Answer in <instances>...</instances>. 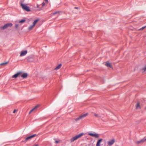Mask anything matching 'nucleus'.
Returning a JSON list of instances; mask_svg holds the SVG:
<instances>
[{"mask_svg": "<svg viewBox=\"0 0 146 146\" xmlns=\"http://www.w3.org/2000/svg\"><path fill=\"white\" fill-rule=\"evenodd\" d=\"M24 0H21V2L20 3L21 6L22 7L23 9L27 12L30 11L31 10L29 7L27 6V5L23 4L22 3V2Z\"/></svg>", "mask_w": 146, "mask_h": 146, "instance_id": "obj_1", "label": "nucleus"}, {"mask_svg": "<svg viewBox=\"0 0 146 146\" xmlns=\"http://www.w3.org/2000/svg\"><path fill=\"white\" fill-rule=\"evenodd\" d=\"M13 24L11 23H7L5 24L3 27H1V29L2 30H4L7 29L8 27H11Z\"/></svg>", "mask_w": 146, "mask_h": 146, "instance_id": "obj_2", "label": "nucleus"}, {"mask_svg": "<svg viewBox=\"0 0 146 146\" xmlns=\"http://www.w3.org/2000/svg\"><path fill=\"white\" fill-rule=\"evenodd\" d=\"M88 135L90 136L94 137L96 138H98L99 137V135L97 133L95 132L94 133H92L90 132H88Z\"/></svg>", "mask_w": 146, "mask_h": 146, "instance_id": "obj_3", "label": "nucleus"}, {"mask_svg": "<svg viewBox=\"0 0 146 146\" xmlns=\"http://www.w3.org/2000/svg\"><path fill=\"white\" fill-rule=\"evenodd\" d=\"M88 114V113H86L83 114V115H81L79 117L76 118L75 119V120L76 121H77L81 119H83L84 117H86Z\"/></svg>", "mask_w": 146, "mask_h": 146, "instance_id": "obj_4", "label": "nucleus"}, {"mask_svg": "<svg viewBox=\"0 0 146 146\" xmlns=\"http://www.w3.org/2000/svg\"><path fill=\"white\" fill-rule=\"evenodd\" d=\"M27 60L29 62H35L36 60L35 59L34 56H30L28 57L27 58Z\"/></svg>", "mask_w": 146, "mask_h": 146, "instance_id": "obj_5", "label": "nucleus"}, {"mask_svg": "<svg viewBox=\"0 0 146 146\" xmlns=\"http://www.w3.org/2000/svg\"><path fill=\"white\" fill-rule=\"evenodd\" d=\"M37 135L36 134H34L32 135H30L26 137L25 139V140L23 142H25L28 140H30L31 139L36 136Z\"/></svg>", "mask_w": 146, "mask_h": 146, "instance_id": "obj_6", "label": "nucleus"}, {"mask_svg": "<svg viewBox=\"0 0 146 146\" xmlns=\"http://www.w3.org/2000/svg\"><path fill=\"white\" fill-rule=\"evenodd\" d=\"M115 140L114 139L110 140L107 142L108 145L109 146H111L115 142Z\"/></svg>", "mask_w": 146, "mask_h": 146, "instance_id": "obj_7", "label": "nucleus"}, {"mask_svg": "<svg viewBox=\"0 0 146 146\" xmlns=\"http://www.w3.org/2000/svg\"><path fill=\"white\" fill-rule=\"evenodd\" d=\"M22 73L21 72H19L14 75L12 77L13 78H16L20 76L21 74Z\"/></svg>", "mask_w": 146, "mask_h": 146, "instance_id": "obj_8", "label": "nucleus"}, {"mask_svg": "<svg viewBox=\"0 0 146 146\" xmlns=\"http://www.w3.org/2000/svg\"><path fill=\"white\" fill-rule=\"evenodd\" d=\"M146 141V137H144L143 139L141 140L138 141L136 142V144H139L141 143H143Z\"/></svg>", "mask_w": 146, "mask_h": 146, "instance_id": "obj_9", "label": "nucleus"}, {"mask_svg": "<svg viewBox=\"0 0 146 146\" xmlns=\"http://www.w3.org/2000/svg\"><path fill=\"white\" fill-rule=\"evenodd\" d=\"M27 50L22 51L21 53L20 56H22L25 55L27 54Z\"/></svg>", "mask_w": 146, "mask_h": 146, "instance_id": "obj_10", "label": "nucleus"}, {"mask_svg": "<svg viewBox=\"0 0 146 146\" xmlns=\"http://www.w3.org/2000/svg\"><path fill=\"white\" fill-rule=\"evenodd\" d=\"M28 74L27 73H23V74L22 73L20 75V76L23 78H26Z\"/></svg>", "mask_w": 146, "mask_h": 146, "instance_id": "obj_11", "label": "nucleus"}, {"mask_svg": "<svg viewBox=\"0 0 146 146\" xmlns=\"http://www.w3.org/2000/svg\"><path fill=\"white\" fill-rule=\"evenodd\" d=\"M103 139H102L98 140L97 141L96 146H100V143L102 141Z\"/></svg>", "mask_w": 146, "mask_h": 146, "instance_id": "obj_12", "label": "nucleus"}, {"mask_svg": "<svg viewBox=\"0 0 146 146\" xmlns=\"http://www.w3.org/2000/svg\"><path fill=\"white\" fill-rule=\"evenodd\" d=\"M84 134L83 133H81L79 134L76 135L75 136V137H76V139H78L80 138Z\"/></svg>", "mask_w": 146, "mask_h": 146, "instance_id": "obj_13", "label": "nucleus"}, {"mask_svg": "<svg viewBox=\"0 0 146 146\" xmlns=\"http://www.w3.org/2000/svg\"><path fill=\"white\" fill-rule=\"evenodd\" d=\"M77 139L75 136L72 138L70 140V143H72L73 142L75 141Z\"/></svg>", "mask_w": 146, "mask_h": 146, "instance_id": "obj_14", "label": "nucleus"}, {"mask_svg": "<svg viewBox=\"0 0 146 146\" xmlns=\"http://www.w3.org/2000/svg\"><path fill=\"white\" fill-rule=\"evenodd\" d=\"M106 65L107 67L111 68L112 66L111 64L109 63H106L105 64Z\"/></svg>", "mask_w": 146, "mask_h": 146, "instance_id": "obj_15", "label": "nucleus"}, {"mask_svg": "<svg viewBox=\"0 0 146 146\" xmlns=\"http://www.w3.org/2000/svg\"><path fill=\"white\" fill-rule=\"evenodd\" d=\"M62 66V64H59L58 66H57L55 68V69L56 70H57L59 69L61 66Z\"/></svg>", "mask_w": 146, "mask_h": 146, "instance_id": "obj_16", "label": "nucleus"}, {"mask_svg": "<svg viewBox=\"0 0 146 146\" xmlns=\"http://www.w3.org/2000/svg\"><path fill=\"white\" fill-rule=\"evenodd\" d=\"M39 21L38 19H36L35 20L33 23V25L35 26L36 24Z\"/></svg>", "mask_w": 146, "mask_h": 146, "instance_id": "obj_17", "label": "nucleus"}, {"mask_svg": "<svg viewBox=\"0 0 146 146\" xmlns=\"http://www.w3.org/2000/svg\"><path fill=\"white\" fill-rule=\"evenodd\" d=\"M34 26H35L33 25H30L29 27V30H31Z\"/></svg>", "mask_w": 146, "mask_h": 146, "instance_id": "obj_18", "label": "nucleus"}, {"mask_svg": "<svg viewBox=\"0 0 146 146\" xmlns=\"http://www.w3.org/2000/svg\"><path fill=\"white\" fill-rule=\"evenodd\" d=\"M26 20L25 19H22L21 20L19 21V23H24L25 21Z\"/></svg>", "mask_w": 146, "mask_h": 146, "instance_id": "obj_19", "label": "nucleus"}, {"mask_svg": "<svg viewBox=\"0 0 146 146\" xmlns=\"http://www.w3.org/2000/svg\"><path fill=\"white\" fill-rule=\"evenodd\" d=\"M136 108L137 109L140 108V107L139 105V103H138L136 105Z\"/></svg>", "mask_w": 146, "mask_h": 146, "instance_id": "obj_20", "label": "nucleus"}, {"mask_svg": "<svg viewBox=\"0 0 146 146\" xmlns=\"http://www.w3.org/2000/svg\"><path fill=\"white\" fill-rule=\"evenodd\" d=\"M8 63H9V62L8 61V62H3V63H1L0 64L1 65H5V64H8Z\"/></svg>", "mask_w": 146, "mask_h": 146, "instance_id": "obj_21", "label": "nucleus"}, {"mask_svg": "<svg viewBox=\"0 0 146 146\" xmlns=\"http://www.w3.org/2000/svg\"><path fill=\"white\" fill-rule=\"evenodd\" d=\"M142 70L144 71H145L146 70V65L142 69Z\"/></svg>", "mask_w": 146, "mask_h": 146, "instance_id": "obj_22", "label": "nucleus"}, {"mask_svg": "<svg viewBox=\"0 0 146 146\" xmlns=\"http://www.w3.org/2000/svg\"><path fill=\"white\" fill-rule=\"evenodd\" d=\"M59 12L58 11H56V12H54V13H52V15H55V14H56L57 13H58Z\"/></svg>", "mask_w": 146, "mask_h": 146, "instance_id": "obj_23", "label": "nucleus"}, {"mask_svg": "<svg viewBox=\"0 0 146 146\" xmlns=\"http://www.w3.org/2000/svg\"><path fill=\"white\" fill-rule=\"evenodd\" d=\"M145 27H146V26L143 27H142V28H140L139 29V30H142L143 29H144Z\"/></svg>", "mask_w": 146, "mask_h": 146, "instance_id": "obj_24", "label": "nucleus"}, {"mask_svg": "<svg viewBox=\"0 0 146 146\" xmlns=\"http://www.w3.org/2000/svg\"><path fill=\"white\" fill-rule=\"evenodd\" d=\"M39 106L38 105L36 106H35L33 109H34V110H35L38 108L39 107Z\"/></svg>", "mask_w": 146, "mask_h": 146, "instance_id": "obj_25", "label": "nucleus"}, {"mask_svg": "<svg viewBox=\"0 0 146 146\" xmlns=\"http://www.w3.org/2000/svg\"><path fill=\"white\" fill-rule=\"evenodd\" d=\"M18 25H19L18 24H15V28L17 29H18Z\"/></svg>", "mask_w": 146, "mask_h": 146, "instance_id": "obj_26", "label": "nucleus"}, {"mask_svg": "<svg viewBox=\"0 0 146 146\" xmlns=\"http://www.w3.org/2000/svg\"><path fill=\"white\" fill-rule=\"evenodd\" d=\"M94 115H95V116L96 117H100L99 115L98 114H96V113H95L94 114Z\"/></svg>", "mask_w": 146, "mask_h": 146, "instance_id": "obj_27", "label": "nucleus"}, {"mask_svg": "<svg viewBox=\"0 0 146 146\" xmlns=\"http://www.w3.org/2000/svg\"><path fill=\"white\" fill-rule=\"evenodd\" d=\"M45 5V3H44V2H43L42 4V7H43Z\"/></svg>", "mask_w": 146, "mask_h": 146, "instance_id": "obj_28", "label": "nucleus"}, {"mask_svg": "<svg viewBox=\"0 0 146 146\" xmlns=\"http://www.w3.org/2000/svg\"><path fill=\"white\" fill-rule=\"evenodd\" d=\"M34 110V109H32L30 111V112H29V113H31V112L33 110Z\"/></svg>", "mask_w": 146, "mask_h": 146, "instance_id": "obj_29", "label": "nucleus"}, {"mask_svg": "<svg viewBox=\"0 0 146 146\" xmlns=\"http://www.w3.org/2000/svg\"><path fill=\"white\" fill-rule=\"evenodd\" d=\"M58 142H59V141L58 140H56V141H55V143H58Z\"/></svg>", "mask_w": 146, "mask_h": 146, "instance_id": "obj_30", "label": "nucleus"}, {"mask_svg": "<svg viewBox=\"0 0 146 146\" xmlns=\"http://www.w3.org/2000/svg\"><path fill=\"white\" fill-rule=\"evenodd\" d=\"M16 111H17V110H15H15H14V111H13V113H15L16 112Z\"/></svg>", "mask_w": 146, "mask_h": 146, "instance_id": "obj_31", "label": "nucleus"}, {"mask_svg": "<svg viewBox=\"0 0 146 146\" xmlns=\"http://www.w3.org/2000/svg\"><path fill=\"white\" fill-rule=\"evenodd\" d=\"M37 7L38 8H39V5H37Z\"/></svg>", "mask_w": 146, "mask_h": 146, "instance_id": "obj_32", "label": "nucleus"}, {"mask_svg": "<svg viewBox=\"0 0 146 146\" xmlns=\"http://www.w3.org/2000/svg\"><path fill=\"white\" fill-rule=\"evenodd\" d=\"M74 8L76 9H78V7H75Z\"/></svg>", "mask_w": 146, "mask_h": 146, "instance_id": "obj_33", "label": "nucleus"}, {"mask_svg": "<svg viewBox=\"0 0 146 146\" xmlns=\"http://www.w3.org/2000/svg\"><path fill=\"white\" fill-rule=\"evenodd\" d=\"M46 2H48V0H45Z\"/></svg>", "mask_w": 146, "mask_h": 146, "instance_id": "obj_34", "label": "nucleus"}, {"mask_svg": "<svg viewBox=\"0 0 146 146\" xmlns=\"http://www.w3.org/2000/svg\"><path fill=\"white\" fill-rule=\"evenodd\" d=\"M35 146H38V145H35Z\"/></svg>", "mask_w": 146, "mask_h": 146, "instance_id": "obj_35", "label": "nucleus"}, {"mask_svg": "<svg viewBox=\"0 0 146 146\" xmlns=\"http://www.w3.org/2000/svg\"><path fill=\"white\" fill-rule=\"evenodd\" d=\"M40 9H39L38 10H39V11H40Z\"/></svg>", "mask_w": 146, "mask_h": 146, "instance_id": "obj_36", "label": "nucleus"}, {"mask_svg": "<svg viewBox=\"0 0 146 146\" xmlns=\"http://www.w3.org/2000/svg\"><path fill=\"white\" fill-rule=\"evenodd\" d=\"M145 108L146 109V108Z\"/></svg>", "mask_w": 146, "mask_h": 146, "instance_id": "obj_37", "label": "nucleus"}]
</instances>
